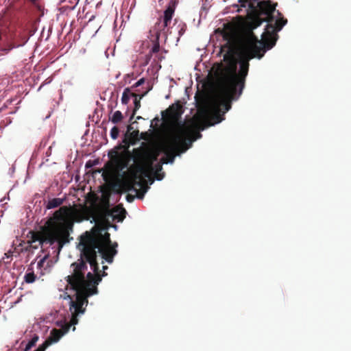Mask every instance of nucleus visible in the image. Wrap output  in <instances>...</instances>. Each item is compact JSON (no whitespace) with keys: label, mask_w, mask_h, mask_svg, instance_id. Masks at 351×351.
<instances>
[{"label":"nucleus","mask_w":351,"mask_h":351,"mask_svg":"<svg viewBox=\"0 0 351 351\" xmlns=\"http://www.w3.org/2000/svg\"><path fill=\"white\" fill-rule=\"evenodd\" d=\"M273 6V5H271ZM276 5L274 7L276 8ZM271 19L266 20L265 16L261 17V23L267 22L265 32L261 40L254 35L251 26L254 24V13L250 16L248 29L243 36H239L232 32H225L223 38L226 41L221 47V51H226L222 62L215 63L211 69L216 79L219 88L212 103L213 114L209 120L208 125L219 123L224 119V114L232 107V101L237 100L241 95L245 87V78L249 71V61L254 58H261L267 50L271 49L277 40V32L281 30L287 23L283 18L276 20L274 13Z\"/></svg>","instance_id":"f257e3e1"},{"label":"nucleus","mask_w":351,"mask_h":351,"mask_svg":"<svg viewBox=\"0 0 351 351\" xmlns=\"http://www.w3.org/2000/svg\"><path fill=\"white\" fill-rule=\"evenodd\" d=\"M110 234L108 232L104 234L101 231L93 233L86 232L81 237L80 247V258L71 265L72 272L66 279L73 291H76L77 301L71 305V309L75 312L80 310L82 305L88 302V298L98 292L97 285L101 281V276L97 274V254L102 259L112 263L117 250L109 247Z\"/></svg>","instance_id":"f03ea898"},{"label":"nucleus","mask_w":351,"mask_h":351,"mask_svg":"<svg viewBox=\"0 0 351 351\" xmlns=\"http://www.w3.org/2000/svg\"><path fill=\"white\" fill-rule=\"evenodd\" d=\"M158 156V150L148 146L133 149L134 164L123 173L119 182L121 189L124 192L134 191L138 199H143L149 189L145 178L148 177L149 170L153 169V164Z\"/></svg>","instance_id":"7ed1b4c3"},{"label":"nucleus","mask_w":351,"mask_h":351,"mask_svg":"<svg viewBox=\"0 0 351 351\" xmlns=\"http://www.w3.org/2000/svg\"><path fill=\"white\" fill-rule=\"evenodd\" d=\"M73 226L72 208L62 206L47 220L42 231L33 237V241L50 245L57 242L58 251H60L64 245L70 241L69 234Z\"/></svg>","instance_id":"20e7f679"},{"label":"nucleus","mask_w":351,"mask_h":351,"mask_svg":"<svg viewBox=\"0 0 351 351\" xmlns=\"http://www.w3.org/2000/svg\"><path fill=\"white\" fill-rule=\"evenodd\" d=\"M201 137V133L193 123L178 126L171 134L169 142L165 146V156L161 158L162 163H173L177 155L186 152L193 141Z\"/></svg>","instance_id":"39448f33"},{"label":"nucleus","mask_w":351,"mask_h":351,"mask_svg":"<svg viewBox=\"0 0 351 351\" xmlns=\"http://www.w3.org/2000/svg\"><path fill=\"white\" fill-rule=\"evenodd\" d=\"M258 0H239L240 6L242 8H247V11L250 16L254 13L256 14L254 19V24L251 26L252 28H256L261 25V17L265 16L267 18L266 20L269 21L271 19V14L275 10V7L272 6L268 1Z\"/></svg>","instance_id":"423d86ee"},{"label":"nucleus","mask_w":351,"mask_h":351,"mask_svg":"<svg viewBox=\"0 0 351 351\" xmlns=\"http://www.w3.org/2000/svg\"><path fill=\"white\" fill-rule=\"evenodd\" d=\"M175 10L176 1L171 0L167 9L164 11L163 16L158 19L157 22L149 30L150 37L160 38V36H167Z\"/></svg>","instance_id":"0eeeda50"},{"label":"nucleus","mask_w":351,"mask_h":351,"mask_svg":"<svg viewBox=\"0 0 351 351\" xmlns=\"http://www.w3.org/2000/svg\"><path fill=\"white\" fill-rule=\"evenodd\" d=\"M75 292V300H71V304H70V311L71 313V321H70V324L69 326H67L66 330L62 332L61 330H59V329H53L51 332H50V335L49 336V337L47 339V340L50 342V344L51 345L53 343H56L59 341V339L61 338V337L64 335V332H66L68 330H69V328L71 326V325H75L77 324L78 322V319H77V316L80 313H84V311H85V308L83 307L84 305L86 306L88 302L87 303H84L82 305V307L80 308V310L82 311V312H75L73 309H71V305L73 304V302H76L77 301V291H74Z\"/></svg>","instance_id":"6e6552de"},{"label":"nucleus","mask_w":351,"mask_h":351,"mask_svg":"<svg viewBox=\"0 0 351 351\" xmlns=\"http://www.w3.org/2000/svg\"><path fill=\"white\" fill-rule=\"evenodd\" d=\"M126 211L121 206L117 205L112 209L105 208L101 215L102 220L110 225V219L120 222L125 217Z\"/></svg>","instance_id":"1a4fd4ad"},{"label":"nucleus","mask_w":351,"mask_h":351,"mask_svg":"<svg viewBox=\"0 0 351 351\" xmlns=\"http://www.w3.org/2000/svg\"><path fill=\"white\" fill-rule=\"evenodd\" d=\"M109 158L115 163L119 170L128 167L129 161L131 158L127 157L123 154H119L117 150H111L108 153Z\"/></svg>","instance_id":"9d476101"},{"label":"nucleus","mask_w":351,"mask_h":351,"mask_svg":"<svg viewBox=\"0 0 351 351\" xmlns=\"http://www.w3.org/2000/svg\"><path fill=\"white\" fill-rule=\"evenodd\" d=\"M182 112V106L180 104H173L167 110L162 112V115H167L171 119L177 120L180 117Z\"/></svg>","instance_id":"9b49d317"},{"label":"nucleus","mask_w":351,"mask_h":351,"mask_svg":"<svg viewBox=\"0 0 351 351\" xmlns=\"http://www.w3.org/2000/svg\"><path fill=\"white\" fill-rule=\"evenodd\" d=\"M131 145H134V141L132 142L128 137L124 136L123 145H119L113 150H117L119 152V150L123 149L122 154L126 155L128 158L132 159L133 151L132 152L129 151V147Z\"/></svg>","instance_id":"f8f14e48"},{"label":"nucleus","mask_w":351,"mask_h":351,"mask_svg":"<svg viewBox=\"0 0 351 351\" xmlns=\"http://www.w3.org/2000/svg\"><path fill=\"white\" fill-rule=\"evenodd\" d=\"M27 41V38L25 36H23L21 43H18L16 40H14L13 43H7L4 47H0V56L7 54L14 48L24 45Z\"/></svg>","instance_id":"ddd939ff"},{"label":"nucleus","mask_w":351,"mask_h":351,"mask_svg":"<svg viewBox=\"0 0 351 351\" xmlns=\"http://www.w3.org/2000/svg\"><path fill=\"white\" fill-rule=\"evenodd\" d=\"M150 39L153 42L154 45L149 53L146 56V63H148L150 60L152 53H158L160 50L159 38L150 37Z\"/></svg>","instance_id":"4468645a"},{"label":"nucleus","mask_w":351,"mask_h":351,"mask_svg":"<svg viewBox=\"0 0 351 351\" xmlns=\"http://www.w3.org/2000/svg\"><path fill=\"white\" fill-rule=\"evenodd\" d=\"M164 163H162V158H160V162L156 163V165L153 164V169L149 170V172L153 171V172L155 173V178L158 180H161L164 178L165 173H160V171H161L162 169V165Z\"/></svg>","instance_id":"2eb2a0df"},{"label":"nucleus","mask_w":351,"mask_h":351,"mask_svg":"<svg viewBox=\"0 0 351 351\" xmlns=\"http://www.w3.org/2000/svg\"><path fill=\"white\" fill-rule=\"evenodd\" d=\"M147 93H145L142 95H138L136 93H134L132 95V97H134V108L132 112V114L130 117V120H132L135 115L136 111L141 108V99L146 95Z\"/></svg>","instance_id":"dca6fc26"},{"label":"nucleus","mask_w":351,"mask_h":351,"mask_svg":"<svg viewBox=\"0 0 351 351\" xmlns=\"http://www.w3.org/2000/svg\"><path fill=\"white\" fill-rule=\"evenodd\" d=\"M64 200V199L59 198V197H56V198L49 199L47 202L46 208L47 209H52V208H57L63 204Z\"/></svg>","instance_id":"f3484780"},{"label":"nucleus","mask_w":351,"mask_h":351,"mask_svg":"<svg viewBox=\"0 0 351 351\" xmlns=\"http://www.w3.org/2000/svg\"><path fill=\"white\" fill-rule=\"evenodd\" d=\"M135 93L132 92V90L131 88H125L123 90V93L122 94L121 97V103L123 104H128V103L130 101V97H132V95H134Z\"/></svg>","instance_id":"a211bd4d"},{"label":"nucleus","mask_w":351,"mask_h":351,"mask_svg":"<svg viewBox=\"0 0 351 351\" xmlns=\"http://www.w3.org/2000/svg\"><path fill=\"white\" fill-rule=\"evenodd\" d=\"M124 136L128 137L135 144L139 140V131L134 130L131 132H126Z\"/></svg>","instance_id":"6ab92c4d"},{"label":"nucleus","mask_w":351,"mask_h":351,"mask_svg":"<svg viewBox=\"0 0 351 351\" xmlns=\"http://www.w3.org/2000/svg\"><path fill=\"white\" fill-rule=\"evenodd\" d=\"M123 119V116L121 111L117 110L114 112L111 121L114 123H118L122 121Z\"/></svg>","instance_id":"aec40b11"},{"label":"nucleus","mask_w":351,"mask_h":351,"mask_svg":"<svg viewBox=\"0 0 351 351\" xmlns=\"http://www.w3.org/2000/svg\"><path fill=\"white\" fill-rule=\"evenodd\" d=\"M38 340V336L37 335H34L32 339L27 343L25 346V351L29 350L33 346H34L36 342Z\"/></svg>","instance_id":"412c9836"},{"label":"nucleus","mask_w":351,"mask_h":351,"mask_svg":"<svg viewBox=\"0 0 351 351\" xmlns=\"http://www.w3.org/2000/svg\"><path fill=\"white\" fill-rule=\"evenodd\" d=\"M24 279L27 283H32L36 280V276L33 271L26 273L24 276Z\"/></svg>","instance_id":"4be33fe9"},{"label":"nucleus","mask_w":351,"mask_h":351,"mask_svg":"<svg viewBox=\"0 0 351 351\" xmlns=\"http://www.w3.org/2000/svg\"><path fill=\"white\" fill-rule=\"evenodd\" d=\"M119 134V129L114 126L110 130V136L112 139H117Z\"/></svg>","instance_id":"5701e85b"},{"label":"nucleus","mask_w":351,"mask_h":351,"mask_svg":"<svg viewBox=\"0 0 351 351\" xmlns=\"http://www.w3.org/2000/svg\"><path fill=\"white\" fill-rule=\"evenodd\" d=\"M50 345H51L50 342H49L46 339L45 341V342L43 344L40 345L38 346V348L36 350H35L34 351H45L47 348V347H49Z\"/></svg>","instance_id":"b1692460"},{"label":"nucleus","mask_w":351,"mask_h":351,"mask_svg":"<svg viewBox=\"0 0 351 351\" xmlns=\"http://www.w3.org/2000/svg\"><path fill=\"white\" fill-rule=\"evenodd\" d=\"M50 345H51L50 342H49L46 339L45 341V342L43 344L40 345L38 346V348L36 350H35L34 351H45L47 348V347H49Z\"/></svg>","instance_id":"393cba45"},{"label":"nucleus","mask_w":351,"mask_h":351,"mask_svg":"<svg viewBox=\"0 0 351 351\" xmlns=\"http://www.w3.org/2000/svg\"><path fill=\"white\" fill-rule=\"evenodd\" d=\"M145 82V79L141 78L138 82H136L133 86H132L130 88L132 90H134L135 88L141 86Z\"/></svg>","instance_id":"a878e982"},{"label":"nucleus","mask_w":351,"mask_h":351,"mask_svg":"<svg viewBox=\"0 0 351 351\" xmlns=\"http://www.w3.org/2000/svg\"><path fill=\"white\" fill-rule=\"evenodd\" d=\"M149 136L150 134L147 132H141L139 139L141 138L147 141L148 140Z\"/></svg>","instance_id":"bb28decb"},{"label":"nucleus","mask_w":351,"mask_h":351,"mask_svg":"<svg viewBox=\"0 0 351 351\" xmlns=\"http://www.w3.org/2000/svg\"><path fill=\"white\" fill-rule=\"evenodd\" d=\"M108 269V266L106 265H104L103 266V273L101 274H100V271H99V267H98V271H97V274L98 275H99L101 276V278L102 279V277L103 276H107V273H106L105 270Z\"/></svg>","instance_id":"cd10ccee"},{"label":"nucleus","mask_w":351,"mask_h":351,"mask_svg":"<svg viewBox=\"0 0 351 351\" xmlns=\"http://www.w3.org/2000/svg\"><path fill=\"white\" fill-rule=\"evenodd\" d=\"M135 198V196L131 195V194H128L126 195V199L128 202H132L134 201Z\"/></svg>","instance_id":"c85d7f7f"},{"label":"nucleus","mask_w":351,"mask_h":351,"mask_svg":"<svg viewBox=\"0 0 351 351\" xmlns=\"http://www.w3.org/2000/svg\"><path fill=\"white\" fill-rule=\"evenodd\" d=\"M118 246V244L117 243L114 242V243H112L111 241H110V244H109V247H112V249H114V250H117V247Z\"/></svg>","instance_id":"c756f323"},{"label":"nucleus","mask_w":351,"mask_h":351,"mask_svg":"<svg viewBox=\"0 0 351 351\" xmlns=\"http://www.w3.org/2000/svg\"><path fill=\"white\" fill-rule=\"evenodd\" d=\"M93 166V164L90 160L88 161L86 164V167L88 168Z\"/></svg>","instance_id":"7c9ffc66"},{"label":"nucleus","mask_w":351,"mask_h":351,"mask_svg":"<svg viewBox=\"0 0 351 351\" xmlns=\"http://www.w3.org/2000/svg\"><path fill=\"white\" fill-rule=\"evenodd\" d=\"M133 129V128L130 125L128 126V130L126 132H132V130Z\"/></svg>","instance_id":"2f4dec72"},{"label":"nucleus","mask_w":351,"mask_h":351,"mask_svg":"<svg viewBox=\"0 0 351 351\" xmlns=\"http://www.w3.org/2000/svg\"><path fill=\"white\" fill-rule=\"evenodd\" d=\"M142 119V117H141V116H138V117H136V119H137V120H139V119Z\"/></svg>","instance_id":"473e14b6"},{"label":"nucleus","mask_w":351,"mask_h":351,"mask_svg":"<svg viewBox=\"0 0 351 351\" xmlns=\"http://www.w3.org/2000/svg\"><path fill=\"white\" fill-rule=\"evenodd\" d=\"M46 83H47V82H45V84H46ZM44 84H45V83L42 84L40 85V86L39 87V89H40V88L43 87V86Z\"/></svg>","instance_id":"72a5a7b5"}]
</instances>
